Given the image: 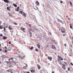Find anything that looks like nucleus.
Listing matches in <instances>:
<instances>
[{
	"instance_id": "obj_48",
	"label": "nucleus",
	"mask_w": 73,
	"mask_h": 73,
	"mask_svg": "<svg viewBox=\"0 0 73 73\" xmlns=\"http://www.w3.org/2000/svg\"><path fill=\"white\" fill-rule=\"evenodd\" d=\"M70 38L71 39H73V36L71 37Z\"/></svg>"
},
{
	"instance_id": "obj_60",
	"label": "nucleus",
	"mask_w": 73,
	"mask_h": 73,
	"mask_svg": "<svg viewBox=\"0 0 73 73\" xmlns=\"http://www.w3.org/2000/svg\"><path fill=\"white\" fill-rule=\"evenodd\" d=\"M0 29H2V28L1 27H0Z\"/></svg>"
},
{
	"instance_id": "obj_7",
	"label": "nucleus",
	"mask_w": 73,
	"mask_h": 73,
	"mask_svg": "<svg viewBox=\"0 0 73 73\" xmlns=\"http://www.w3.org/2000/svg\"><path fill=\"white\" fill-rule=\"evenodd\" d=\"M36 4L37 5H40V3H39V2H38V1H37L36 2Z\"/></svg>"
},
{
	"instance_id": "obj_52",
	"label": "nucleus",
	"mask_w": 73,
	"mask_h": 73,
	"mask_svg": "<svg viewBox=\"0 0 73 73\" xmlns=\"http://www.w3.org/2000/svg\"><path fill=\"white\" fill-rule=\"evenodd\" d=\"M60 3H63V2H62V1H61V2H60Z\"/></svg>"
},
{
	"instance_id": "obj_33",
	"label": "nucleus",
	"mask_w": 73,
	"mask_h": 73,
	"mask_svg": "<svg viewBox=\"0 0 73 73\" xmlns=\"http://www.w3.org/2000/svg\"><path fill=\"white\" fill-rule=\"evenodd\" d=\"M63 69H64V70H65V69H66V68H65L63 67Z\"/></svg>"
},
{
	"instance_id": "obj_25",
	"label": "nucleus",
	"mask_w": 73,
	"mask_h": 73,
	"mask_svg": "<svg viewBox=\"0 0 73 73\" xmlns=\"http://www.w3.org/2000/svg\"><path fill=\"white\" fill-rule=\"evenodd\" d=\"M60 60H61V61H62V60H63V58H62L61 57L60 58Z\"/></svg>"
},
{
	"instance_id": "obj_15",
	"label": "nucleus",
	"mask_w": 73,
	"mask_h": 73,
	"mask_svg": "<svg viewBox=\"0 0 73 73\" xmlns=\"http://www.w3.org/2000/svg\"><path fill=\"white\" fill-rule=\"evenodd\" d=\"M19 13H20L22 15V14H23V11H19Z\"/></svg>"
},
{
	"instance_id": "obj_40",
	"label": "nucleus",
	"mask_w": 73,
	"mask_h": 73,
	"mask_svg": "<svg viewBox=\"0 0 73 73\" xmlns=\"http://www.w3.org/2000/svg\"><path fill=\"white\" fill-rule=\"evenodd\" d=\"M70 64H71V65H72V66H73V63H72L71 62V63H70Z\"/></svg>"
},
{
	"instance_id": "obj_26",
	"label": "nucleus",
	"mask_w": 73,
	"mask_h": 73,
	"mask_svg": "<svg viewBox=\"0 0 73 73\" xmlns=\"http://www.w3.org/2000/svg\"><path fill=\"white\" fill-rule=\"evenodd\" d=\"M70 3L71 5L72 6V5H73V4H72V2L71 1H70Z\"/></svg>"
},
{
	"instance_id": "obj_12",
	"label": "nucleus",
	"mask_w": 73,
	"mask_h": 73,
	"mask_svg": "<svg viewBox=\"0 0 73 73\" xmlns=\"http://www.w3.org/2000/svg\"><path fill=\"white\" fill-rule=\"evenodd\" d=\"M22 31H23V32H24L25 33V29L22 28Z\"/></svg>"
},
{
	"instance_id": "obj_6",
	"label": "nucleus",
	"mask_w": 73,
	"mask_h": 73,
	"mask_svg": "<svg viewBox=\"0 0 73 73\" xmlns=\"http://www.w3.org/2000/svg\"><path fill=\"white\" fill-rule=\"evenodd\" d=\"M51 48H52V49H56V48L55 47V46L54 45L51 46Z\"/></svg>"
},
{
	"instance_id": "obj_64",
	"label": "nucleus",
	"mask_w": 73,
	"mask_h": 73,
	"mask_svg": "<svg viewBox=\"0 0 73 73\" xmlns=\"http://www.w3.org/2000/svg\"><path fill=\"white\" fill-rule=\"evenodd\" d=\"M70 46H71V47H72V45H71Z\"/></svg>"
},
{
	"instance_id": "obj_28",
	"label": "nucleus",
	"mask_w": 73,
	"mask_h": 73,
	"mask_svg": "<svg viewBox=\"0 0 73 73\" xmlns=\"http://www.w3.org/2000/svg\"><path fill=\"white\" fill-rule=\"evenodd\" d=\"M13 23L14 24V25H16L17 24V23L14 22Z\"/></svg>"
},
{
	"instance_id": "obj_14",
	"label": "nucleus",
	"mask_w": 73,
	"mask_h": 73,
	"mask_svg": "<svg viewBox=\"0 0 73 73\" xmlns=\"http://www.w3.org/2000/svg\"><path fill=\"white\" fill-rule=\"evenodd\" d=\"M40 73H44V71L43 70H42L40 71Z\"/></svg>"
},
{
	"instance_id": "obj_42",
	"label": "nucleus",
	"mask_w": 73,
	"mask_h": 73,
	"mask_svg": "<svg viewBox=\"0 0 73 73\" xmlns=\"http://www.w3.org/2000/svg\"><path fill=\"white\" fill-rule=\"evenodd\" d=\"M64 64H66V65H68V64H67V63L66 62H64Z\"/></svg>"
},
{
	"instance_id": "obj_46",
	"label": "nucleus",
	"mask_w": 73,
	"mask_h": 73,
	"mask_svg": "<svg viewBox=\"0 0 73 73\" xmlns=\"http://www.w3.org/2000/svg\"><path fill=\"white\" fill-rule=\"evenodd\" d=\"M19 9H17L16 10V11H17V12H19Z\"/></svg>"
},
{
	"instance_id": "obj_34",
	"label": "nucleus",
	"mask_w": 73,
	"mask_h": 73,
	"mask_svg": "<svg viewBox=\"0 0 73 73\" xmlns=\"http://www.w3.org/2000/svg\"><path fill=\"white\" fill-rule=\"evenodd\" d=\"M67 20H70V18L69 17L67 19Z\"/></svg>"
},
{
	"instance_id": "obj_57",
	"label": "nucleus",
	"mask_w": 73,
	"mask_h": 73,
	"mask_svg": "<svg viewBox=\"0 0 73 73\" xmlns=\"http://www.w3.org/2000/svg\"><path fill=\"white\" fill-rule=\"evenodd\" d=\"M5 49H7V47L6 46H5Z\"/></svg>"
},
{
	"instance_id": "obj_10",
	"label": "nucleus",
	"mask_w": 73,
	"mask_h": 73,
	"mask_svg": "<svg viewBox=\"0 0 73 73\" xmlns=\"http://www.w3.org/2000/svg\"><path fill=\"white\" fill-rule=\"evenodd\" d=\"M13 5H14V7H17V5H16V4H15V3H13Z\"/></svg>"
},
{
	"instance_id": "obj_39",
	"label": "nucleus",
	"mask_w": 73,
	"mask_h": 73,
	"mask_svg": "<svg viewBox=\"0 0 73 73\" xmlns=\"http://www.w3.org/2000/svg\"><path fill=\"white\" fill-rule=\"evenodd\" d=\"M9 44H11V42L10 41L9 42Z\"/></svg>"
},
{
	"instance_id": "obj_11",
	"label": "nucleus",
	"mask_w": 73,
	"mask_h": 73,
	"mask_svg": "<svg viewBox=\"0 0 73 73\" xmlns=\"http://www.w3.org/2000/svg\"><path fill=\"white\" fill-rule=\"evenodd\" d=\"M40 44H38L37 45V47H38V48H39V49H40Z\"/></svg>"
},
{
	"instance_id": "obj_45",
	"label": "nucleus",
	"mask_w": 73,
	"mask_h": 73,
	"mask_svg": "<svg viewBox=\"0 0 73 73\" xmlns=\"http://www.w3.org/2000/svg\"><path fill=\"white\" fill-rule=\"evenodd\" d=\"M58 57L60 59V58H61V56H58Z\"/></svg>"
},
{
	"instance_id": "obj_38",
	"label": "nucleus",
	"mask_w": 73,
	"mask_h": 73,
	"mask_svg": "<svg viewBox=\"0 0 73 73\" xmlns=\"http://www.w3.org/2000/svg\"><path fill=\"white\" fill-rule=\"evenodd\" d=\"M40 66H38V68L39 69H40Z\"/></svg>"
},
{
	"instance_id": "obj_9",
	"label": "nucleus",
	"mask_w": 73,
	"mask_h": 73,
	"mask_svg": "<svg viewBox=\"0 0 73 73\" xmlns=\"http://www.w3.org/2000/svg\"><path fill=\"white\" fill-rule=\"evenodd\" d=\"M7 9L8 11H11V10L10 9V7H7Z\"/></svg>"
},
{
	"instance_id": "obj_49",
	"label": "nucleus",
	"mask_w": 73,
	"mask_h": 73,
	"mask_svg": "<svg viewBox=\"0 0 73 73\" xmlns=\"http://www.w3.org/2000/svg\"><path fill=\"white\" fill-rule=\"evenodd\" d=\"M8 51H7V50H5V52H7Z\"/></svg>"
},
{
	"instance_id": "obj_1",
	"label": "nucleus",
	"mask_w": 73,
	"mask_h": 73,
	"mask_svg": "<svg viewBox=\"0 0 73 73\" xmlns=\"http://www.w3.org/2000/svg\"><path fill=\"white\" fill-rule=\"evenodd\" d=\"M12 63H13V64H15V65H16L17 66L18 65V63H16L14 61H13L12 62Z\"/></svg>"
},
{
	"instance_id": "obj_2",
	"label": "nucleus",
	"mask_w": 73,
	"mask_h": 73,
	"mask_svg": "<svg viewBox=\"0 0 73 73\" xmlns=\"http://www.w3.org/2000/svg\"><path fill=\"white\" fill-rule=\"evenodd\" d=\"M64 29L63 28H61V30H62V32L63 33H64Z\"/></svg>"
},
{
	"instance_id": "obj_29",
	"label": "nucleus",
	"mask_w": 73,
	"mask_h": 73,
	"mask_svg": "<svg viewBox=\"0 0 73 73\" xmlns=\"http://www.w3.org/2000/svg\"><path fill=\"white\" fill-rule=\"evenodd\" d=\"M13 58H10L9 60V61H10V60H13Z\"/></svg>"
},
{
	"instance_id": "obj_63",
	"label": "nucleus",
	"mask_w": 73,
	"mask_h": 73,
	"mask_svg": "<svg viewBox=\"0 0 73 73\" xmlns=\"http://www.w3.org/2000/svg\"><path fill=\"white\" fill-rule=\"evenodd\" d=\"M1 46V44H0V46Z\"/></svg>"
},
{
	"instance_id": "obj_59",
	"label": "nucleus",
	"mask_w": 73,
	"mask_h": 73,
	"mask_svg": "<svg viewBox=\"0 0 73 73\" xmlns=\"http://www.w3.org/2000/svg\"><path fill=\"white\" fill-rule=\"evenodd\" d=\"M52 73H54V71H53L52 72Z\"/></svg>"
},
{
	"instance_id": "obj_51",
	"label": "nucleus",
	"mask_w": 73,
	"mask_h": 73,
	"mask_svg": "<svg viewBox=\"0 0 73 73\" xmlns=\"http://www.w3.org/2000/svg\"><path fill=\"white\" fill-rule=\"evenodd\" d=\"M62 65H63L64 67H65V66L64 64H62Z\"/></svg>"
},
{
	"instance_id": "obj_17",
	"label": "nucleus",
	"mask_w": 73,
	"mask_h": 73,
	"mask_svg": "<svg viewBox=\"0 0 73 73\" xmlns=\"http://www.w3.org/2000/svg\"><path fill=\"white\" fill-rule=\"evenodd\" d=\"M58 62L59 63V64H61V61L59 60H58Z\"/></svg>"
},
{
	"instance_id": "obj_41",
	"label": "nucleus",
	"mask_w": 73,
	"mask_h": 73,
	"mask_svg": "<svg viewBox=\"0 0 73 73\" xmlns=\"http://www.w3.org/2000/svg\"><path fill=\"white\" fill-rule=\"evenodd\" d=\"M0 51H3V50H2L1 48H0Z\"/></svg>"
},
{
	"instance_id": "obj_22",
	"label": "nucleus",
	"mask_w": 73,
	"mask_h": 73,
	"mask_svg": "<svg viewBox=\"0 0 73 73\" xmlns=\"http://www.w3.org/2000/svg\"><path fill=\"white\" fill-rule=\"evenodd\" d=\"M7 37L5 36H3V39L4 40H6V39H7Z\"/></svg>"
},
{
	"instance_id": "obj_35",
	"label": "nucleus",
	"mask_w": 73,
	"mask_h": 73,
	"mask_svg": "<svg viewBox=\"0 0 73 73\" xmlns=\"http://www.w3.org/2000/svg\"><path fill=\"white\" fill-rule=\"evenodd\" d=\"M8 51H10V50H11V49H10L9 48H8Z\"/></svg>"
},
{
	"instance_id": "obj_24",
	"label": "nucleus",
	"mask_w": 73,
	"mask_h": 73,
	"mask_svg": "<svg viewBox=\"0 0 73 73\" xmlns=\"http://www.w3.org/2000/svg\"><path fill=\"white\" fill-rule=\"evenodd\" d=\"M29 31H32L33 30L31 28L29 29Z\"/></svg>"
},
{
	"instance_id": "obj_61",
	"label": "nucleus",
	"mask_w": 73,
	"mask_h": 73,
	"mask_svg": "<svg viewBox=\"0 0 73 73\" xmlns=\"http://www.w3.org/2000/svg\"><path fill=\"white\" fill-rule=\"evenodd\" d=\"M1 23V21H0V24Z\"/></svg>"
},
{
	"instance_id": "obj_3",
	"label": "nucleus",
	"mask_w": 73,
	"mask_h": 73,
	"mask_svg": "<svg viewBox=\"0 0 73 73\" xmlns=\"http://www.w3.org/2000/svg\"><path fill=\"white\" fill-rule=\"evenodd\" d=\"M3 0L5 3H9V1L8 0Z\"/></svg>"
},
{
	"instance_id": "obj_5",
	"label": "nucleus",
	"mask_w": 73,
	"mask_h": 73,
	"mask_svg": "<svg viewBox=\"0 0 73 73\" xmlns=\"http://www.w3.org/2000/svg\"><path fill=\"white\" fill-rule=\"evenodd\" d=\"M48 59L49 60H50V61H51L52 60V58L51 57H50L49 56H48Z\"/></svg>"
},
{
	"instance_id": "obj_30",
	"label": "nucleus",
	"mask_w": 73,
	"mask_h": 73,
	"mask_svg": "<svg viewBox=\"0 0 73 73\" xmlns=\"http://www.w3.org/2000/svg\"><path fill=\"white\" fill-rule=\"evenodd\" d=\"M11 69H9L8 70H7V72H11Z\"/></svg>"
},
{
	"instance_id": "obj_55",
	"label": "nucleus",
	"mask_w": 73,
	"mask_h": 73,
	"mask_svg": "<svg viewBox=\"0 0 73 73\" xmlns=\"http://www.w3.org/2000/svg\"><path fill=\"white\" fill-rule=\"evenodd\" d=\"M0 36H3V35L1 34Z\"/></svg>"
},
{
	"instance_id": "obj_44",
	"label": "nucleus",
	"mask_w": 73,
	"mask_h": 73,
	"mask_svg": "<svg viewBox=\"0 0 73 73\" xmlns=\"http://www.w3.org/2000/svg\"><path fill=\"white\" fill-rule=\"evenodd\" d=\"M33 49V46H32L31 48H30V49Z\"/></svg>"
},
{
	"instance_id": "obj_47",
	"label": "nucleus",
	"mask_w": 73,
	"mask_h": 73,
	"mask_svg": "<svg viewBox=\"0 0 73 73\" xmlns=\"http://www.w3.org/2000/svg\"><path fill=\"white\" fill-rule=\"evenodd\" d=\"M19 9V7H17V9Z\"/></svg>"
},
{
	"instance_id": "obj_18",
	"label": "nucleus",
	"mask_w": 73,
	"mask_h": 73,
	"mask_svg": "<svg viewBox=\"0 0 73 73\" xmlns=\"http://www.w3.org/2000/svg\"><path fill=\"white\" fill-rule=\"evenodd\" d=\"M33 8L34 9H35L36 8H37V7H36V6L35 5H33Z\"/></svg>"
},
{
	"instance_id": "obj_4",
	"label": "nucleus",
	"mask_w": 73,
	"mask_h": 73,
	"mask_svg": "<svg viewBox=\"0 0 73 73\" xmlns=\"http://www.w3.org/2000/svg\"><path fill=\"white\" fill-rule=\"evenodd\" d=\"M8 28L10 30H12V31H13V28H11V26H10Z\"/></svg>"
},
{
	"instance_id": "obj_53",
	"label": "nucleus",
	"mask_w": 73,
	"mask_h": 73,
	"mask_svg": "<svg viewBox=\"0 0 73 73\" xmlns=\"http://www.w3.org/2000/svg\"><path fill=\"white\" fill-rule=\"evenodd\" d=\"M30 73V72H27V73Z\"/></svg>"
},
{
	"instance_id": "obj_20",
	"label": "nucleus",
	"mask_w": 73,
	"mask_h": 73,
	"mask_svg": "<svg viewBox=\"0 0 73 73\" xmlns=\"http://www.w3.org/2000/svg\"><path fill=\"white\" fill-rule=\"evenodd\" d=\"M31 73H35V70H31Z\"/></svg>"
},
{
	"instance_id": "obj_43",
	"label": "nucleus",
	"mask_w": 73,
	"mask_h": 73,
	"mask_svg": "<svg viewBox=\"0 0 73 73\" xmlns=\"http://www.w3.org/2000/svg\"><path fill=\"white\" fill-rule=\"evenodd\" d=\"M68 71H69L70 70V68H68Z\"/></svg>"
},
{
	"instance_id": "obj_36",
	"label": "nucleus",
	"mask_w": 73,
	"mask_h": 73,
	"mask_svg": "<svg viewBox=\"0 0 73 73\" xmlns=\"http://www.w3.org/2000/svg\"><path fill=\"white\" fill-rule=\"evenodd\" d=\"M35 50L36 51H37V52H38V50L37 48L35 49Z\"/></svg>"
},
{
	"instance_id": "obj_50",
	"label": "nucleus",
	"mask_w": 73,
	"mask_h": 73,
	"mask_svg": "<svg viewBox=\"0 0 73 73\" xmlns=\"http://www.w3.org/2000/svg\"><path fill=\"white\" fill-rule=\"evenodd\" d=\"M17 53H20V52L19 51H17Z\"/></svg>"
},
{
	"instance_id": "obj_62",
	"label": "nucleus",
	"mask_w": 73,
	"mask_h": 73,
	"mask_svg": "<svg viewBox=\"0 0 73 73\" xmlns=\"http://www.w3.org/2000/svg\"><path fill=\"white\" fill-rule=\"evenodd\" d=\"M72 44H73V40L72 41Z\"/></svg>"
},
{
	"instance_id": "obj_32",
	"label": "nucleus",
	"mask_w": 73,
	"mask_h": 73,
	"mask_svg": "<svg viewBox=\"0 0 73 73\" xmlns=\"http://www.w3.org/2000/svg\"><path fill=\"white\" fill-rule=\"evenodd\" d=\"M60 22L61 23H62V24H64V23H63V22L62 21H60Z\"/></svg>"
},
{
	"instance_id": "obj_56",
	"label": "nucleus",
	"mask_w": 73,
	"mask_h": 73,
	"mask_svg": "<svg viewBox=\"0 0 73 73\" xmlns=\"http://www.w3.org/2000/svg\"><path fill=\"white\" fill-rule=\"evenodd\" d=\"M31 25H29V27H31Z\"/></svg>"
},
{
	"instance_id": "obj_16",
	"label": "nucleus",
	"mask_w": 73,
	"mask_h": 73,
	"mask_svg": "<svg viewBox=\"0 0 73 73\" xmlns=\"http://www.w3.org/2000/svg\"><path fill=\"white\" fill-rule=\"evenodd\" d=\"M70 28H71V29H72V28H73V27H72V24H70Z\"/></svg>"
},
{
	"instance_id": "obj_27",
	"label": "nucleus",
	"mask_w": 73,
	"mask_h": 73,
	"mask_svg": "<svg viewBox=\"0 0 73 73\" xmlns=\"http://www.w3.org/2000/svg\"><path fill=\"white\" fill-rule=\"evenodd\" d=\"M9 16H10V17H12V15L11 14H9Z\"/></svg>"
},
{
	"instance_id": "obj_54",
	"label": "nucleus",
	"mask_w": 73,
	"mask_h": 73,
	"mask_svg": "<svg viewBox=\"0 0 73 73\" xmlns=\"http://www.w3.org/2000/svg\"><path fill=\"white\" fill-rule=\"evenodd\" d=\"M64 46H66V44H64Z\"/></svg>"
},
{
	"instance_id": "obj_58",
	"label": "nucleus",
	"mask_w": 73,
	"mask_h": 73,
	"mask_svg": "<svg viewBox=\"0 0 73 73\" xmlns=\"http://www.w3.org/2000/svg\"><path fill=\"white\" fill-rule=\"evenodd\" d=\"M66 72H67V73H68V71L66 70Z\"/></svg>"
},
{
	"instance_id": "obj_37",
	"label": "nucleus",
	"mask_w": 73,
	"mask_h": 73,
	"mask_svg": "<svg viewBox=\"0 0 73 73\" xmlns=\"http://www.w3.org/2000/svg\"><path fill=\"white\" fill-rule=\"evenodd\" d=\"M10 6L11 8H13V6H12L10 5Z\"/></svg>"
},
{
	"instance_id": "obj_13",
	"label": "nucleus",
	"mask_w": 73,
	"mask_h": 73,
	"mask_svg": "<svg viewBox=\"0 0 73 73\" xmlns=\"http://www.w3.org/2000/svg\"><path fill=\"white\" fill-rule=\"evenodd\" d=\"M22 15L23 16V15L25 17H26V14L24 13H23V14Z\"/></svg>"
},
{
	"instance_id": "obj_21",
	"label": "nucleus",
	"mask_w": 73,
	"mask_h": 73,
	"mask_svg": "<svg viewBox=\"0 0 73 73\" xmlns=\"http://www.w3.org/2000/svg\"><path fill=\"white\" fill-rule=\"evenodd\" d=\"M27 67H28V66H24L23 67V69H25V68H27Z\"/></svg>"
},
{
	"instance_id": "obj_8",
	"label": "nucleus",
	"mask_w": 73,
	"mask_h": 73,
	"mask_svg": "<svg viewBox=\"0 0 73 73\" xmlns=\"http://www.w3.org/2000/svg\"><path fill=\"white\" fill-rule=\"evenodd\" d=\"M8 63H9L8 62L7 63V64H8L7 66L8 67H11V64H8Z\"/></svg>"
},
{
	"instance_id": "obj_23",
	"label": "nucleus",
	"mask_w": 73,
	"mask_h": 73,
	"mask_svg": "<svg viewBox=\"0 0 73 73\" xmlns=\"http://www.w3.org/2000/svg\"><path fill=\"white\" fill-rule=\"evenodd\" d=\"M19 57H20V58H21V59H22V60H23V59H24V57H21V56H19Z\"/></svg>"
},
{
	"instance_id": "obj_19",
	"label": "nucleus",
	"mask_w": 73,
	"mask_h": 73,
	"mask_svg": "<svg viewBox=\"0 0 73 73\" xmlns=\"http://www.w3.org/2000/svg\"><path fill=\"white\" fill-rule=\"evenodd\" d=\"M30 37H32V33L31 32H30Z\"/></svg>"
},
{
	"instance_id": "obj_31",
	"label": "nucleus",
	"mask_w": 73,
	"mask_h": 73,
	"mask_svg": "<svg viewBox=\"0 0 73 73\" xmlns=\"http://www.w3.org/2000/svg\"><path fill=\"white\" fill-rule=\"evenodd\" d=\"M2 57H3V58H5V57H6V56H2Z\"/></svg>"
}]
</instances>
